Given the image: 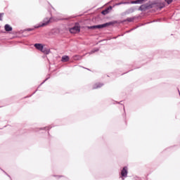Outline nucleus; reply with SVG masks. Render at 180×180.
<instances>
[{
	"instance_id": "obj_1",
	"label": "nucleus",
	"mask_w": 180,
	"mask_h": 180,
	"mask_svg": "<svg viewBox=\"0 0 180 180\" xmlns=\"http://www.w3.org/2000/svg\"><path fill=\"white\" fill-rule=\"evenodd\" d=\"M110 25H112L111 22H107V23L102 24V25L87 27V28L93 29V30H95V29H103V27H108V26H110Z\"/></svg>"
},
{
	"instance_id": "obj_2",
	"label": "nucleus",
	"mask_w": 180,
	"mask_h": 180,
	"mask_svg": "<svg viewBox=\"0 0 180 180\" xmlns=\"http://www.w3.org/2000/svg\"><path fill=\"white\" fill-rule=\"evenodd\" d=\"M70 32L72 34H75L81 32V28L79 27V26H75L70 29Z\"/></svg>"
},
{
	"instance_id": "obj_3",
	"label": "nucleus",
	"mask_w": 180,
	"mask_h": 180,
	"mask_svg": "<svg viewBox=\"0 0 180 180\" xmlns=\"http://www.w3.org/2000/svg\"><path fill=\"white\" fill-rule=\"evenodd\" d=\"M50 23V19L46 18L44 20V22L41 23V25H38L37 27H44V26H47Z\"/></svg>"
},
{
	"instance_id": "obj_4",
	"label": "nucleus",
	"mask_w": 180,
	"mask_h": 180,
	"mask_svg": "<svg viewBox=\"0 0 180 180\" xmlns=\"http://www.w3.org/2000/svg\"><path fill=\"white\" fill-rule=\"evenodd\" d=\"M34 47L37 49V50H39V51H41L44 46L41 44H35Z\"/></svg>"
},
{
	"instance_id": "obj_5",
	"label": "nucleus",
	"mask_w": 180,
	"mask_h": 180,
	"mask_svg": "<svg viewBox=\"0 0 180 180\" xmlns=\"http://www.w3.org/2000/svg\"><path fill=\"white\" fill-rule=\"evenodd\" d=\"M41 51L44 53V54H50V49L49 48H44V46L42 47Z\"/></svg>"
},
{
	"instance_id": "obj_6",
	"label": "nucleus",
	"mask_w": 180,
	"mask_h": 180,
	"mask_svg": "<svg viewBox=\"0 0 180 180\" xmlns=\"http://www.w3.org/2000/svg\"><path fill=\"white\" fill-rule=\"evenodd\" d=\"M122 176H127V167H124L122 172H121Z\"/></svg>"
},
{
	"instance_id": "obj_7",
	"label": "nucleus",
	"mask_w": 180,
	"mask_h": 180,
	"mask_svg": "<svg viewBox=\"0 0 180 180\" xmlns=\"http://www.w3.org/2000/svg\"><path fill=\"white\" fill-rule=\"evenodd\" d=\"M4 29L6 30V32H12V27H11V25L6 24L5 26H4Z\"/></svg>"
},
{
	"instance_id": "obj_8",
	"label": "nucleus",
	"mask_w": 180,
	"mask_h": 180,
	"mask_svg": "<svg viewBox=\"0 0 180 180\" xmlns=\"http://www.w3.org/2000/svg\"><path fill=\"white\" fill-rule=\"evenodd\" d=\"M69 60H70V57H68V56H64L62 57L63 63H67V61H68Z\"/></svg>"
},
{
	"instance_id": "obj_9",
	"label": "nucleus",
	"mask_w": 180,
	"mask_h": 180,
	"mask_svg": "<svg viewBox=\"0 0 180 180\" xmlns=\"http://www.w3.org/2000/svg\"><path fill=\"white\" fill-rule=\"evenodd\" d=\"M144 1H146V0H136L134 1H131V4H143V2H144Z\"/></svg>"
},
{
	"instance_id": "obj_10",
	"label": "nucleus",
	"mask_w": 180,
	"mask_h": 180,
	"mask_svg": "<svg viewBox=\"0 0 180 180\" xmlns=\"http://www.w3.org/2000/svg\"><path fill=\"white\" fill-rule=\"evenodd\" d=\"M103 15H106V13H108V10H105L103 11H102Z\"/></svg>"
},
{
	"instance_id": "obj_11",
	"label": "nucleus",
	"mask_w": 180,
	"mask_h": 180,
	"mask_svg": "<svg viewBox=\"0 0 180 180\" xmlns=\"http://www.w3.org/2000/svg\"><path fill=\"white\" fill-rule=\"evenodd\" d=\"M165 2H167V4H171V2H172L173 0H165Z\"/></svg>"
},
{
	"instance_id": "obj_12",
	"label": "nucleus",
	"mask_w": 180,
	"mask_h": 180,
	"mask_svg": "<svg viewBox=\"0 0 180 180\" xmlns=\"http://www.w3.org/2000/svg\"><path fill=\"white\" fill-rule=\"evenodd\" d=\"M1 18H2V14H0V20H1Z\"/></svg>"
},
{
	"instance_id": "obj_13",
	"label": "nucleus",
	"mask_w": 180,
	"mask_h": 180,
	"mask_svg": "<svg viewBox=\"0 0 180 180\" xmlns=\"http://www.w3.org/2000/svg\"><path fill=\"white\" fill-rule=\"evenodd\" d=\"M121 4H122V3H120V4H117V5H121Z\"/></svg>"
}]
</instances>
